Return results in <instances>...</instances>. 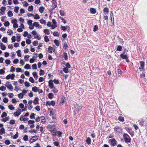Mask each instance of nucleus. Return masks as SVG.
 Instances as JSON below:
<instances>
[{
    "mask_svg": "<svg viewBox=\"0 0 147 147\" xmlns=\"http://www.w3.org/2000/svg\"><path fill=\"white\" fill-rule=\"evenodd\" d=\"M82 108V106L81 105L75 104L74 105V107L73 109L74 113L75 114L78 113Z\"/></svg>",
    "mask_w": 147,
    "mask_h": 147,
    "instance_id": "nucleus-1",
    "label": "nucleus"
},
{
    "mask_svg": "<svg viewBox=\"0 0 147 147\" xmlns=\"http://www.w3.org/2000/svg\"><path fill=\"white\" fill-rule=\"evenodd\" d=\"M50 128L49 131L52 134V135L55 136L57 132V129L56 128L53 127V125H49Z\"/></svg>",
    "mask_w": 147,
    "mask_h": 147,
    "instance_id": "nucleus-2",
    "label": "nucleus"
},
{
    "mask_svg": "<svg viewBox=\"0 0 147 147\" xmlns=\"http://www.w3.org/2000/svg\"><path fill=\"white\" fill-rule=\"evenodd\" d=\"M123 137L124 140L126 143L130 142L131 138L130 137L126 134H123Z\"/></svg>",
    "mask_w": 147,
    "mask_h": 147,
    "instance_id": "nucleus-3",
    "label": "nucleus"
},
{
    "mask_svg": "<svg viewBox=\"0 0 147 147\" xmlns=\"http://www.w3.org/2000/svg\"><path fill=\"white\" fill-rule=\"evenodd\" d=\"M11 23L13 24V27L14 28H17L18 27V25L17 24V20L14 19L11 21Z\"/></svg>",
    "mask_w": 147,
    "mask_h": 147,
    "instance_id": "nucleus-4",
    "label": "nucleus"
},
{
    "mask_svg": "<svg viewBox=\"0 0 147 147\" xmlns=\"http://www.w3.org/2000/svg\"><path fill=\"white\" fill-rule=\"evenodd\" d=\"M6 9V7H5L2 6L1 7V9H0V11H1L0 12V15H3L5 14V11Z\"/></svg>",
    "mask_w": 147,
    "mask_h": 147,
    "instance_id": "nucleus-5",
    "label": "nucleus"
},
{
    "mask_svg": "<svg viewBox=\"0 0 147 147\" xmlns=\"http://www.w3.org/2000/svg\"><path fill=\"white\" fill-rule=\"evenodd\" d=\"M60 28L61 30L63 31L66 30L67 29V31L69 32L70 30V28L68 26H61Z\"/></svg>",
    "mask_w": 147,
    "mask_h": 147,
    "instance_id": "nucleus-6",
    "label": "nucleus"
},
{
    "mask_svg": "<svg viewBox=\"0 0 147 147\" xmlns=\"http://www.w3.org/2000/svg\"><path fill=\"white\" fill-rule=\"evenodd\" d=\"M22 112L20 109H18L16 112L13 113V115L15 117H18L21 114Z\"/></svg>",
    "mask_w": 147,
    "mask_h": 147,
    "instance_id": "nucleus-7",
    "label": "nucleus"
},
{
    "mask_svg": "<svg viewBox=\"0 0 147 147\" xmlns=\"http://www.w3.org/2000/svg\"><path fill=\"white\" fill-rule=\"evenodd\" d=\"M120 57L123 59H126V61L127 62H128L129 61V60L128 59V57L126 55L123 54H121L120 55Z\"/></svg>",
    "mask_w": 147,
    "mask_h": 147,
    "instance_id": "nucleus-8",
    "label": "nucleus"
},
{
    "mask_svg": "<svg viewBox=\"0 0 147 147\" xmlns=\"http://www.w3.org/2000/svg\"><path fill=\"white\" fill-rule=\"evenodd\" d=\"M109 141L111 143V144L113 146H115L116 144V141L114 138L112 139L109 140Z\"/></svg>",
    "mask_w": 147,
    "mask_h": 147,
    "instance_id": "nucleus-9",
    "label": "nucleus"
},
{
    "mask_svg": "<svg viewBox=\"0 0 147 147\" xmlns=\"http://www.w3.org/2000/svg\"><path fill=\"white\" fill-rule=\"evenodd\" d=\"M52 3L53 4V8L54 9L55 8L57 7V3L56 2V0H52Z\"/></svg>",
    "mask_w": 147,
    "mask_h": 147,
    "instance_id": "nucleus-10",
    "label": "nucleus"
},
{
    "mask_svg": "<svg viewBox=\"0 0 147 147\" xmlns=\"http://www.w3.org/2000/svg\"><path fill=\"white\" fill-rule=\"evenodd\" d=\"M28 118L27 117H24V116H21L20 118V120L21 121H25L28 120Z\"/></svg>",
    "mask_w": 147,
    "mask_h": 147,
    "instance_id": "nucleus-11",
    "label": "nucleus"
},
{
    "mask_svg": "<svg viewBox=\"0 0 147 147\" xmlns=\"http://www.w3.org/2000/svg\"><path fill=\"white\" fill-rule=\"evenodd\" d=\"M90 13L93 14L95 13L96 12V10L95 9L92 8H91L90 9Z\"/></svg>",
    "mask_w": 147,
    "mask_h": 147,
    "instance_id": "nucleus-12",
    "label": "nucleus"
},
{
    "mask_svg": "<svg viewBox=\"0 0 147 147\" xmlns=\"http://www.w3.org/2000/svg\"><path fill=\"white\" fill-rule=\"evenodd\" d=\"M49 83V86L50 87V88L52 89L54 87L52 81H50Z\"/></svg>",
    "mask_w": 147,
    "mask_h": 147,
    "instance_id": "nucleus-13",
    "label": "nucleus"
},
{
    "mask_svg": "<svg viewBox=\"0 0 147 147\" xmlns=\"http://www.w3.org/2000/svg\"><path fill=\"white\" fill-rule=\"evenodd\" d=\"M40 117L41 123H45V120L44 117L43 116H41Z\"/></svg>",
    "mask_w": 147,
    "mask_h": 147,
    "instance_id": "nucleus-14",
    "label": "nucleus"
},
{
    "mask_svg": "<svg viewBox=\"0 0 147 147\" xmlns=\"http://www.w3.org/2000/svg\"><path fill=\"white\" fill-rule=\"evenodd\" d=\"M38 100L39 98L38 97H35L34 100V101H33V103L35 105L37 104L38 103Z\"/></svg>",
    "mask_w": 147,
    "mask_h": 147,
    "instance_id": "nucleus-15",
    "label": "nucleus"
},
{
    "mask_svg": "<svg viewBox=\"0 0 147 147\" xmlns=\"http://www.w3.org/2000/svg\"><path fill=\"white\" fill-rule=\"evenodd\" d=\"M5 86L9 89L11 90L13 88V87L11 84H5Z\"/></svg>",
    "mask_w": 147,
    "mask_h": 147,
    "instance_id": "nucleus-16",
    "label": "nucleus"
},
{
    "mask_svg": "<svg viewBox=\"0 0 147 147\" xmlns=\"http://www.w3.org/2000/svg\"><path fill=\"white\" fill-rule=\"evenodd\" d=\"M7 33L9 35H12L13 34V31L11 30H8L7 32Z\"/></svg>",
    "mask_w": 147,
    "mask_h": 147,
    "instance_id": "nucleus-17",
    "label": "nucleus"
},
{
    "mask_svg": "<svg viewBox=\"0 0 147 147\" xmlns=\"http://www.w3.org/2000/svg\"><path fill=\"white\" fill-rule=\"evenodd\" d=\"M5 133V129L2 127L0 130V134L1 135H2L3 134Z\"/></svg>",
    "mask_w": 147,
    "mask_h": 147,
    "instance_id": "nucleus-18",
    "label": "nucleus"
},
{
    "mask_svg": "<svg viewBox=\"0 0 147 147\" xmlns=\"http://www.w3.org/2000/svg\"><path fill=\"white\" fill-rule=\"evenodd\" d=\"M103 11L104 13H107L109 12V9L108 7H105Z\"/></svg>",
    "mask_w": 147,
    "mask_h": 147,
    "instance_id": "nucleus-19",
    "label": "nucleus"
},
{
    "mask_svg": "<svg viewBox=\"0 0 147 147\" xmlns=\"http://www.w3.org/2000/svg\"><path fill=\"white\" fill-rule=\"evenodd\" d=\"M33 76L36 80L38 79V76L36 72H33L32 73Z\"/></svg>",
    "mask_w": 147,
    "mask_h": 147,
    "instance_id": "nucleus-20",
    "label": "nucleus"
},
{
    "mask_svg": "<svg viewBox=\"0 0 147 147\" xmlns=\"http://www.w3.org/2000/svg\"><path fill=\"white\" fill-rule=\"evenodd\" d=\"M39 21L40 23L42 24L45 25L46 24V21L43 19H41Z\"/></svg>",
    "mask_w": 147,
    "mask_h": 147,
    "instance_id": "nucleus-21",
    "label": "nucleus"
},
{
    "mask_svg": "<svg viewBox=\"0 0 147 147\" xmlns=\"http://www.w3.org/2000/svg\"><path fill=\"white\" fill-rule=\"evenodd\" d=\"M86 142L87 143L88 145L90 144L91 142L90 138L89 137L86 140Z\"/></svg>",
    "mask_w": 147,
    "mask_h": 147,
    "instance_id": "nucleus-22",
    "label": "nucleus"
},
{
    "mask_svg": "<svg viewBox=\"0 0 147 147\" xmlns=\"http://www.w3.org/2000/svg\"><path fill=\"white\" fill-rule=\"evenodd\" d=\"M44 9L45 8L43 6L40 7L39 9V11L40 13H42Z\"/></svg>",
    "mask_w": 147,
    "mask_h": 147,
    "instance_id": "nucleus-23",
    "label": "nucleus"
},
{
    "mask_svg": "<svg viewBox=\"0 0 147 147\" xmlns=\"http://www.w3.org/2000/svg\"><path fill=\"white\" fill-rule=\"evenodd\" d=\"M48 96L49 98L51 99L53 98L54 94L52 93H50L48 94Z\"/></svg>",
    "mask_w": 147,
    "mask_h": 147,
    "instance_id": "nucleus-24",
    "label": "nucleus"
},
{
    "mask_svg": "<svg viewBox=\"0 0 147 147\" xmlns=\"http://www.w3.org/2000/svg\"><path fill=\"white\" fill-rule=\"evenodd\" d=\"M33 10V7L32 5H30L29 6L28 9V10L29 11H32Z\"/></svg>",
    "mask_w": 147,
    "mask_h": 147,
    "instance_id": "nucleus-25",
    "label": "nucleus"
},
{
    "mask_svg": "<svg viewBox=\"0 0 147 147\" xmlns=\"http://www.w3.org/2000/svg\"><path fill=\"white\" fill-rule=\"evenodd\" d=\"M34 17V18L35 19L38 20L40 18V16L37 14L33 16Z\"/></svg>",
    "mask_w": 147,
    "mask_h": 147,
    "instance_id": "nucleus-26",
    "label": "nucleus"
},
{
    "mask_svg": "<svg viewBox=\"0 0 147 147\" xmlns=\"http://www.w3.org/2000/svg\"><path fill=\"white\" fill-rule=\"evenodd\" d=\"M44 33L47 35L50 34V32L49 30L48 29H45L44 30Z\"/></svg>",
    "mask_w": 147,
    "mask_h": 147,
    "instance_id": "nucleus-27",
    "label": "nucleus"
},
{
    "mask_svg": "<svg viewBox=\"0 0 147 147\" xmlns=\"http://www.w3.org/2000/svg\"><path fill=\"white\" fill-rule=\"evenodd\" d=\"M8 108L11 110H13L15 109V107L13 106L12 105H9Z\"/></svg>",
    "mask_w": 147,
    "mask_h": 147,
    "instance_id": "nucleus-28",
    "label": "nucleus"
},
{
    "mask_svg": "<svg viewBox=\"0 0 147 147\" xmlns=\"http://www.w3.org/2000/svg\"><path fill=\"white\" fill-rule=\"evenodd\" d=\"M59 13L60 15L62 16H65V13L64 11L60 10L59 11Z\"/></svg>",
    "mask_w": 147,
    "mask_h": 147,
    "instance_id": "nucleus-29",
    "label": "nucleus"
},
{
    "mask_svg": "<svg viewBox=\"0 0 147 147\" xmlns=\"http://www.w3.org/2000/svg\"><path fill=\"white\" fill-rule=\"evenodd\" d=\"M38 88L36 86H34L32 88V90L35 92H36L38 90Z\"/></svg>",
    "mask_w": 147,
    "mask_h": 147,
    "instance_id": "nucleus-30",
    "label": "nucleus"
},
{
    "mask_svg": "<svg viewBox=\"0 0 147 147\" xmlns=\"http://www.w3.org/2000/svg\"><path fill=\"white\" fill-rule=\"evenodd\" d=\"M7 15L9 17H11L13 15L12 11H9L7 13Z\"/></svg>",
    "mask_w": 147,
    "mask_h": 147,
    "instance_id": "nucleus-31",
    "label": "nucleus"
},
{
    "mask_svg": "<svg viewBox=\"0 0 147 147\" xmlns=\"http://www.w3.org/2000/svg\"><path fill=\"white\" fill-rule=\"evenodd\" d=\"M19 9V7H18L16 6L14 8V11L16 13H18V12Z\"/></svg>",
    "mask_w": 147,
    "mask_h": 147,
    "instance_id": "nucleus-32",
    "label": "nucleus"
},
{
    "mask_svg": "<svg viewBox=\"0 0 147 147\" xmlns=\"http://www.w3.org/2000/svg\"><path fill=\"white\" fill-rule=\"evenodd\" d=\"M52 91L54 93H56L57 92L58 90L55 87L53 88Z\"/></svg>",
    "mask_w": 147,
    "mask_h": 147,
    "instance_id": "nucleus-33",
    "label": "nucleus"
},
{
    "mask_svg": "<svg viewBox=\"0 0 147 147\" xmlns=\"http://www.w3.org/2000/svg\"><path fill=\"white\" fill-rule=\"evenodd\" d=\"M33 26L36 27H39L40 25L37 22H34L33 24Z\"/></svg>",
    "mask_w": 147,
    "mask_h": 147,
    "instance_id": "nucleus-34",
    "label": "nucleus"
},
{
    "mask_svg": "<svg viewBox=\"0 0 147 147\" xmlns=\"http://www.w3.org/2000/svg\"><path fill=\"white\" fill-rule=\"evenodd\" d=\"M63 71L65 73H67L69 72V70L67 67H64L63 69Z\"/></svg>",
    "mask_w": 147,
    "mask_h": 147,
    "instance_id": "nucleus-35",
    "label": "nucleus"
},
{
    "mask_svg": "<svg viewBox=\"0 0 147 147\" xmlns=\"http://www.w3.org/2000/svg\"><path fill=\"white\" fill-rule=\"evenodd\" d=\"M34 115L35 114L34 113H31L30 116V118L32 119H35Z\"/></svg>",
    "mask_w": 147,
    "mask_h": 147,
    "instance_id": "nucleus-36",
    "label": "nucleus"
},
{
    "mask_svg": "<svg viewBox=\"0 0 147 147\" xmlns=\"http://www.w3.org/2000/svg\"><path fill=\"white\" fill-rule=\"evenodd\" d=\"M18 96L19 98H22L24 97V95L23 93H20L18 94Z\"/></svg>",
    "mask_w": 147,
    "mask_h": 147,
    "instance_id": "nucleus-37",
    "label": "nucleus"
},
{
    "mask_svg": "<svg viewBox=\"0 0 147 147\" xmlns=\"http://www.w3.org/2000/svg\"><path fill=\"white\" fill-rule=\"evenodd\" d=\"M9 118V117H7L5 118H4L3 119H2V121L4 122H5L7 121L8 120Z\"/></svg>",
    "mask_w": 147,
    "mask_h": 147,
    "instance_id": "nucleus-38",
    "label": "nucleus"
},
{
    "mask_svg": "<svg viewBox=\"0 0 147 147\" xmlns=\"http://www.w3.org/2000/svg\"><path fill=\"white\" fill-rule=\"evenodd\" d=\"M18 132H17L16 133L15 135L12 136V137L14 139H17L18 137Z\"/></svg>",
    "mask_w": 147,
    "mask_h": 147,
    "instance_id": "nucleus-39",
    "label": "nucleus"
},
{
    "mask_svg": "<svg viewBox=\"0 0 147 147\" xmlns=\"http://www.w3.org/2000/svg\"><path fill=\"white\" fill-rule=\"evenodd\" d=\"M2 41L3 42L5 43H7V38L5 37H4L2 39Z\"/></svg>",
    "mask_w": 147,
    "mask_h": 147,
    "instance_id": "nucleus-40",
    "label": "nucleus"
},
{
    "mask_svg": "<svg viewBox=\"0 0 147 147\" xmlns=\"http://www.w3.org/2000/svg\"><path fill=\"white\" fill-rule=\"evenodd\" d=\"M54 42L56 45L57 46H59V41L57 40H55L54 41Z\"/></svg>",
    "mask_w": 147,
    "mask_h": 147,
    "instance_id": "nucleus-41",
    "label": "nucleus"
},
{
    "mask_svg": "<svg viewBox=\"0 0 147 147\" xmlns=\"http://www.w3.org/2000/svg\"><path fill=\"white\" fill-rule=\"evenodd\" d=\"M118 120L120 121H121L122 122L123 121H124V118L122 116H119L118 118Z\"/></svg>",
    "mask_w": 147,
    "mask_h": 147,
    "instance_id": "nucleus-42",
    "label": "nucleus"
},
{
    "mask_svg": "<svg viewBox=\"0 0 147 147\" xmlns=\"http://www.w3.org/2000/svg\"><path fill=\"white\" fill-rule=\"evenodd\" d=\"M23 139L25 141H27L28 139V137L27 135H25Z\"/></svg>",
    "mask_w": 147,
    "mask_h": 147,
    "instance_id": "nucleus-43",
    "label": "nucleus"
},
{
    "mask_svg": "<svg viewBox=\"0 0 147 147\" xmlns=\"http://www.w3.org/2000/svg\"><path fill=\"white\" fill-rule=\"evenodd\" d=\"M23 6L25 7H27L29 5L28 3L25 1L23 2Z\"/></svg>",
    "mask_w": 147,
    "mask_h": 147,
    "instance_id": "nucleus-44",
    "label": "nucleus"
},
{
    "mask_svg": "<svg viewBox=\"0 0 147 147\" xmlns=\"http://www.w3.org/2000/svg\"><path fill=\"white\" fill-rule=\"evenodd\" d=\"M24 68L26 69H30V65L29 64H26Z\"/></svg>",
    "mask_w": 147,
    "mask_h": 147,
    "instance_id": "nucleus-45",
    "label": "nucleus"
},
{
    "mask_svg": "<svg viewBox=\"0 0 147 147\" xmlns=\"http://www.w3.org/2000/svg\"><path fill=\"white\" fill-rule=\"evenodd\" d=\"M52 47H49L48 48V52L50 53H52Z\"/></svg>",
    "mask_w": 147,
    "mask_h": 147,
    "instance_id": "nucleus-46",
    "label": "nucleus"
},
{
    "mask_svg": "<svg viewBox=\"0 0 147 147\" xmlns=\"http://www.w3.org/2000/svg\"><path fill=\"white\" fill-rule=\"evenodd\" d=\"M63 57L65 59L67 60V54L66 53H63Z\"/></svg>",
    "mask_w": 147,
    "mask_h": 147,
    "instance_id": "nucleus-47",
    "label": "nucleus"
},
{
    "mask_svg": "<svg viewBox=\"0 0 147 147\" xmlns=\"http://www.w3.org/2000/svg\"><path fill=\"white\" fill-rule=\"evenodd\" d=\"M6 89V88L4 86H2L0 87V90L2 91L5 90Z\"/></svg>",
    "mask_w": 147,
    "mask_h": 147,
    "instance_id": "nucleus-48",
    "label": "nucleus"
},
{
    "mask_svg": "<svg viewBox=\"0 0 147 147\" xmlns=\"http://www.w3.org/2000/svg\"><path fill=\"white\" fill-rule=\"evenodd\" d=\"M53 35L54 36H59V34L57 32H54L53 33Z\"/></svg>",
    "mask_w": 147,
    "mask_h": 147,
    "instance_id": "nucleus-49",
    "label": "nucleus"
},
{
    "mask_svg": "<svg viewBox=\"0 0 147 147\" xmlns=\"http://www.w3.org/2000/svg\"><path fill=\"white\" fill-rule=\"evenodd\" d=\"M98 27L97 25H95L93 28V31L94 32H96L98 30Z\"/></svg>",
    "mask_w": 147,
    "mask_h": 147,
    "instance_id": "nucleus-50",
    "label": "nucleus"
},
{
    "mask_svg": "<svg viewBox=\"0 0 147 147\" xmlns=\"http://www.w3.org/2000/svg\"><path fill=\"white\" fill-rule=\"evenodd\" d=\"M32 44L34 46H36L38 44V41L37 40H35L33 42Z\"/></svg>",
    "mask_w": 147,
    "mask_h": 147,
    "instance_id": "nucleus-51",
    "label": "nucleus"
},
{
    "mask_svg": "<svg viewBox=\"0 0 147 147\" xmlns=\"http://www.w3.org/2000/svg\"><path fill=\"white\" fill-rule=\"evenodd\" d=\"M44 39L45 41L46 42H49V38H48V37L47 36H45L44 37Z\"/></svg>",
    "mask_w": 147,
    "mask_h": 147,
    "instance_id": "nucleus-52",
    "label": "nucleus"
},
{
    "mask_svg": "<svg viewBox=\"0 0 147 147\" xmlns=\"http://www.w3.org/2000/svg\"><path fill=\"white\" fill-rule=\"evenodd\" d=\"M5 143L6 145H8L10 144V142L9 140H5Z\"/></svg>",
    "mask_w": 147,
    "mask_h": 147,
    "instance_id": "nucleus-53",
    "label": "nucleus"
},
{
    "mask_svg": "<svg viewBox=\"0 0 147 147\" xmlns=\"http://www.w3.org/2000/svg\"><path fill=\"white\" fill-rule=\"evenodd\" d=\"M34 123V121L33 120H29L28 122V124H33Z\"/></svg>",
    "mask_w": 147,
    "mask_h": 147,
    "instance_id": "nucleus-54",
    "label": "nucleus"
},
{
    "mask_svg": "<svg viewBox=\"0 0 147 147\" xmlns=\"http://www.w3.org/2000/svg\"><path fill=\"white\" fill-rule=\"evenodd\" d=\"M59 18L62 20V22L64 24H65L66 23V21L63 18L61 17H59Z\"/></svg>",
    "mask_w": 147,
    "mask_h": 147,
    "instance_id": "nucleus-55",
    "label": "nucleus"
},
{
    "mask_svg": "<svg viewBox=\"0 0 147 147\" xmlns=\"http://www.w3.org/2000/svg\"><path fill=\"white\" fill-rule=\"evenodd\" d=\"M19 21H20L22 23H23L24 22V20L21 17L19 19Z\"/></svg>",
    "mask_w": 147,
    "mask_h": 147,
    "instance_id": "nucleus-56",
    "label": "nucleus"
},
{
    "mask_svg": "<svg viewBox=\"0 0 147 147\" xmlns=\"http://www.w3.org/2000/svg\"><path fill=\"white\" fill-rule=\"evenodd\" d=\"M16 71L17 72H23V71H22L21 69L20 68H17L16 69Z\"/></svg>",
    "mask_w": 147,
    "mask_h": 147,
    "instance_id": "nucleus-57",
    "label": "nucleus"
},
{
    "mask_svg": "<svg viewBox=\"0 0 147 147\" xmlns=\"http://www.w3.org/2000/svg\"><path fill=\"white\" fill-rule=\"evenodd\" d=\"M140 66L142 67H144V62L143 61H141L140 62Z\"/></svg>",
    "mask_w": 147,
    "mask_h": 147,
    "instance_id": "nucleus-58",
    "label": "nucleus"
},
{
    "mask_svg": "<svg viewBox=\"0 0 147 147\" xmlns=\"http://www.w3.org/2000/svg\"><path fill=\"white\" fill-rule=\"evenodd\" d=\"M3 69H1L0 70V74H4L5 73L4 70H5V68H4Z\"/></svg>",
    "mask_w": 147,
    "mask_h": 147,
    "instance_id": "nucleus-59",
    "label": "nucleus"
},
{
    "mask_svg": "<svg viewBox=\"0 0 147 147\" xmlns=\"http://www.w3.org/2000/svg\"><path fill=\"white\" fill-rule=\"evenodd\" d=\"M5 62L6 63L7 65L10 64L11 62L10 60L8 59H6L5 60Z\"/></svg>",
    "mask_w": 147,
    "mask_h": 147,
    "instance_id": "nucleus-60",
    "label": "nucleus"
},
{
    "mask_svg": "<svg viewBox=\"0 0 147 147\" xmlns=\"http://www.w3.org/2000/svg\"><path fill=\"white\" fill-rule=\"evenodd\" d=\"M16 37L15 36H13L11 38V40L12 42H14L16 40Z\"/></svg>",
    "mask_w": 147,
    "mask_h": 147,
    "instance_id": "nucleus-61",
    "label": "nucleus"
},
{
    "mask_svg": "<svg viewBox=\"0 0 147 147\" xmlns=\"http://www.w3.org/2000/svg\"><path fill=\"white\" fill-rule=\"evenodd\" d=\"M9 23L8 21L6 22L4 24L5 26L7 27L9 26Z\"/></svg>",
    "mask_w": 147,
    "mask_h": 147,
    "instance_id": "nucleus-62",
    "label": "nucleus"
},
{
    "mask_svg": "<svg viewBox=\"0 0 147 147\" xmlns=\"http://www.w3.org/2000/svg\"><path fill=\"white\" fill-rule=\"evenodd\" d=\"M29 80L32 83H33L34 82V80L32 77H30L29 78Z\"/></svg>",
    "mask_w": 147,
    "mask_h": 147,
    "instance_id": "nucleus-63",
    "label": "nucleus"
},
{
    "mask_svg": "<svg viewBox=\"0 0 147 147\" xmlns=\"http://www.w3.org/2000/svg\"><path fill=\"white\" fill-rule=\"evenodd\" d=\"M32 22H33L32 20H30L28 21L27 23L29 26L31 25V24H32Z\"/></svg>",
    "mask_w": 147,
    "mask_h": 147,
    "instance_id": "nucleus-64",
    "label": "nucleus"
}]
</instances>
